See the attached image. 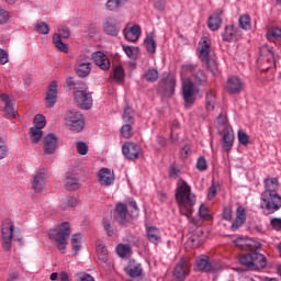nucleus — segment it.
<instances>
[{
    "mask_svg": "<svg viewBox=\"0 0 281 281\" xmlns=\"http://www.w3.org/2000/svg\"><path fill=\"white\" fill-rule=\"evenodd\" d=\"M176 201L178 202L180 214L187 216L189 223L194 227H201V220L192 217L194 205H196V195L192 193V188L189 187L188 182H178Z\"/></svg>",
    "mask_w": 281,
    "mask_h": 281,
    "instance_id": "1",
    "label": "nucleus"
},
{
    "mask_svg": "<svg viewBox=\"0 0 281 281\" xmlns=\"http://www.w3.org/2000/svg\"><path fill=\"white\" fill-rule=\"evenodd\" d=\"M263 183L265 191L261 193L260 207L263 210V214L269 216V214H276L281 207V196L278 194L280 182L278 178H267Z\"/></svg>",
    "mask_w": 281,
    "mask_h": 281,
    "instance_id": "2",
    "label": "nucleus"
},
{
    "mask_svg": "<svg viewBox=\"0 0 281 281\" xmlns=\"http://www.w3.org/2000/svg\"><path fill=\"white\" fill-rule=\"evenodd\" d=\"M70 236L71 225L69 224V222H64L59 224L56 228H52L48 232V238L55 241L58 251H61V254H65V249H67Z\"/></svg>",
    "mask_w": 281,
    "mask_h": 281,
    "instance_id": "3",
    "label": "nucleus"
},
{
    "mask_svg": "<svg viewBox=\"0 0 281 281\" xmlns=\"http://www.w3.org/2000/svg\"><path fill=\"white\" fill-rule=\"evenodd\" d=\"M239 263L250 271L267 269V257L258 251L239 255Z\"/></svg>",
    "mask_w": 281,
    "mask_h": 281,
    "instance_id": "4",
    "label": "nucleus"
},
{
    "mask_svg": "<svg viewBox=\"0 0 281 281\" xmlns=\"http://www.w3.org/2000/svg\"><path fill=\"white\" fill-rule=\"evenodd\" d=\"M65 125L69 131H74L75 133H80L82 128H85V116L82 113L76 110H70L65 115Z\"/></svg>",
    "mask_w": 281,
    "mask_h": 281,
    "instance_id": "5",
    "label": "nucleus"
},
{
    "mask_svg": "<svg viewBox=\"0 0 281 281\" xmlns=\"http://www.w3.org/2000/svg\"><path fill=\"white\" fill-rule=\"evenodd\" d=\"M12 238L13 240L21 241V235H14V225L12 224V221L7 220L2 223V247L5 251L12 249Z\"/></svg>",
    "mask_w": 281,
    "mask_h": 281,
    "instance_id": "6",
    "label": "nucleus"
},
{
    "mask_svg": "<svg viewBox=\"0 0 281 281\" xmlns=\"http://www.w3.org/2000/svg\"><path fill=\"white\" fill-rule=\"evenodd\" d=\"M182 95L184 100V108L190 109L196 102V87L190 79L182 81Z\"/></svg>",
    "mask_w": 281,
    "mask_h": 281,
    "instance_id": "7",
    "label": "nucleus"
},
{
    "mask_svg": "<svg viewBox=\"0 0 281 281\" xmlns=\"http://www.w3.org/2000/svg\"><path fill=\"white\" fill-rule=\"evenodd\" d=\"M190 258L182 257L173 269V277L178 281H186V278L190 276Z\"/></svg>",
    "mask_w": 281,
    "mask_h": 281,
    "instance_id": "8",
    "label": "nucleus"
},
{
    "mask_svg": "<svg viewBox=\"0 0 281 281\" xmlns=\"http://www.w3.org/2000/svg\"><path fill=\"white\" fill-rule=\"evenodd\" d=\"M75 71L80 78H87L91 74V59L87 55H80L75 64Z\"/></svg>",
    "mask_w": 281,
    "mask_h": 281,
    "instance_id": "9",
    "label": "nucleus"
},
{
    "mask_svg": "<svg viewBox=\"0 0 281 281\" xmlns=\"http://www.w3.org/2000/svg\"><path fill=\"white\" fill-rule=\"evenodd\" d=\"M31 183L32 190H34V192H43L47 183V169L41 167L38 170H36L33 175Z\"/></svg>",
    "mask_w": 281,
    "mask_h": 281,
    "instance_id": "10",
    "label": "nucleus"
},
{
    "mask_svg": "<svg viewBox=\"0 0 281 281\" xmlns=\"http://www.w3.org/2000/svg\"><path fill=\"white\" fill-rule=\"evenodd\" d=\"M122 153L124 157H126L131 161H135L136 159H139V157H143L144 155L142 146L131 142H127L123 145Z\"/></svg>",
    "mask_w": 281,
    "mask_h": 281,
    "instance_id": "11",
    "label": "nucleus"
},
{
    "mask_svg": "<svg viewBox=\"0 0 281 281\" xmlns=\"http://www.w3.org/2000/svg\"><path fill=\"white\" fill-rule=\"evenodd\" d=\"M222 38L226 43H237L243 38V31L238 26L227 25L222 32Z\"/></svg>",
    "mask_w": 281,
    "mask_h": 281,
    "instance_id": "12",
    "label": "nucleus"
},
{
    "mask_svg": "<svg viewBox=\"0 0 281 281\" xmlns=\"http://www.w3.org/2000/svg\"><path fill=\"white\" fill-rule=\"evenodd\" d=\"M75 101L77 102L78 106L83 110H89L93 106V98L91 94L87 92V90H76L74 93Z\"/></svg>",
    "mask_w": 281,
    "mask_h": 281,
    "instance_id": "13",
    "label": "nucleus"
},
{
    "mask_svg": "<svg viewBox=\"0 0 281 281\" xmlns=\"http://www.w3.org/2000/svg\"><path fill=\"white\" fill-rule=\"evenodd\" d=\"M218 267L214 262H210V257L202 255L195 261V271H204V273H214Z\"/></svg>",
    "mask_w": 281,
    "mask_h": 281,
    "instance_id": "14",
    "label": "nucleus"
},
{
    "mask_svg": "<svg viewBox=\"0 0 281 281\" xmlns=\"http://www.w3.org/2000/svg\"><path fill=\"white\" fill-rule=\"evenodd\" d=\"M43 146L45 155H54L58 148V137L54 133H49L43 137Z\"/></svg>",
    "mask_w": 281,
    "mask_h": 281,
    "instance_id": "15",
    "label": "nucleus"
},
{
    "mask_svg": "<svg viewBox=\"0 0 281 281\" xmlns=\"http://www.w3.org/2000/svg\"><path fill=\"white\" fill-rule=\"evenodd\" d=\"M58 100V82L56 80L52 81L48 86V91L45 98V106L52 109L56 101Z\"/></svg>",
    "mask_w": 281,
    "mask_h": 281,
    "instance_id": "16",
    "label": "nucleus"
},
{
    "mask_svg": "<svg viewBox=\"0 0 281 281\" xmlns=\"http://www.w3.org/2000/svg\"><path fill=\"white\" fill-rule=\"evenodd\" d=\"M114 217L120 225H126L128 223V207L126 204L119 203L114 210Z\"/></svg>",
    "mask_w": 281,
    "mask_h": 281,
    "instance_id": "17",
    "label": "nucleus"
},
{
    "mask_svg": "<svg viewBox=\"0 0 281 281\" xmlns=\"http://www.w3.org/2000/svg\"><path fill=\"white\" fill-rule=\"evenodd\" d=\"M92 60L103 71H108V69H111V60H109V57L102 52L93 53Z\"/></svg>",
    "mask_w": 281,
    "mask_h": 281,
    "instance_id": "18",
    "label": "nucleus"
},
{
    "mask_svg": "<svg viewBox=\"0 0 281 281\" xmlns=\"http://www.w3.org/2000/svg\"><path fill=\"white\" fill-rule=\"evenodd\" d=\"M98 179L101 186L109 187L113 186L115 181V175H113L109 168H102L98 173Z\"/></svg>",
    "mask_w": 281,
    "mask_h": 281,
    "instance_id": "19",
    "label": "nucleus"
},
{
    "mask_svg": "<svg viewBox=\"0 0 281 281\" xmlns=\"http://www.w3.org/2000/svg\"><path fill=\"white\" fill-rule=\"evenodd\" d=\"M259 63H269L271 65H276V60L273 59V50L267 44L262 45L259 48Z\"/></svg>",
    "mask_w": 281,
    "mask_h": 281,
    "instance_id": "20",
    "label": "nucleus"
},
{
    "mask_svg": "<svg viewBox=\"0 0 281 281\" xmlns=\"http://www.w3.org/2000/svg\"><path fill=\"white\" fill-rule=\"evenodd\" d=\"M123 33L126 41L130 43H136V41L139 40V36H142V27L137 24H134L132 27L125 29Z\"/></svg>",
    "mask_w": 281,
    "mask_h": 281,
    "instance_id": "21",
    "label": "nucleus"
},
{
    "mask_svg": "<svg viewBox=\"0 0 281 281\" xmlns=\"http://www.w3.org/2000/svg\"><path fill=\"white\" fill-rule=\"evenodd\" d=\"M200 49V58L202 63H207V59H210V52H211V45L210 38L203 37L202 41L199 44Z\"/></svg>",
    "mask_w": 281,
    "mask_h": 281,
    "instance_id": "22",
    "label": "nucleus"
},
{
    "mask_svg": "<svg viewBox=\"0 0 281 281\" xmlns=\"http://www.w3.org/2000/svg\"><path fill=\"white\" fill-rule=\"evenodd\" d=\"M103 32L109 36H117L120 33V27H117V21L113 18H108L103 23Z\"/></svg>",
    "mask_w": 281,
    "mask_h": 281,
    "instance_id": "23",
    "label": "nucleus"
},
{
    "mask_svg": "<svg viewBox=\"0 0 281 281\" xmlns=\"http://www.w3.org/2000/svg\"><path fill=\"white\" fill-rule=\"evenodd\" d=\"M227 91L229 93H240L243 91V81L238 77H232L227 81Z\"/></svg>",
    "mask_w": 281,
    "mask_h": 281,
    "instance_id": "24",
    "label": "nucleus"
},
{
    "mask_svg": "<svg viewBox=\"0 0 281 281\" xmlns=\"http://www.w3.org/2000/svg\"><path fill=\"white\" fill-rule=\"evenodd\" d=\"M221 16H223V12L217 10L209 18V27L212 30V32H216V30L221 27V23H223Z\"/></svg>",
    "mask_w": 281,
    "mask_h": 281,
    "instance_id": "25",
    "label": "nucleus"
},
{
    "mask_svg": "<svg viewBox=\"0 0 281 281\" xmlns=\"http://www.w3.org/2000/svg\"><path fill=\"white\" fill-rule=\"evenodd\" d=\"M245 221H247V212L245 211V207L239 206L236 211V220L232 224V229H238L241 225H245Z\"/></svg>",
    "mask_w": 281,
    "mask_h": 281,
    "instance_id": "26",
    "label": "nucleus"
},
{
    "mask_svg": "<svg viewBox=\"0 0 281 281\" xmlns=\"http://www.w3.org/2000/svg\"><path fill=\"white\" fill-rule=\"evenodd\" d=\"M0 99L4 102V113L10 115L11 117H16V112L14 111V105L12 104V100L5 93L0 94Z\"/></svg>",
    "mask_w": 281,
    "mask_h": 281,
    "instance_id": "27",
    "label": "nucleus"
},
{
    "mask_svg": "<svg viewBox=\"0 0 281 281\" xmlns=\"http://www.w3.org/2000/svg\"><path fill=\"white\" fill-rule=\"evenodd\" d=\"M233 146H234V132H231L229 130H227L226 132H224V135H223V150H225V153H229Z\"/></svg>",
    "mask_w": 281,
    "mask_h": 281,
    "instance_id": "28",
    "label": "nucleus"
},
{
    "mask_svg": "<svg viewBox=\"0 0 281 281\" xmlns=\"http://www.w3.org/2000/svg\"><path fill=\"white\" fill-rule=\"evenodd\" d=\"M147 236L148 240H150V243H154L155 245L161 241V234L159 233V228L155 226H150L147 228Z\"/></svg>",
    "mask_w": 281,
    "mask_h": 281,
    "instance_id": "29",
    "label": "nucleus"
},
{
    "mask_svg": "<svg viewBox=\"0 0 281 281\" xmlns=\"http://www.w3.org/2000/svg\"><path fill=\"white\" fill-rule=\"evenodd\" d=\"M97 256L99 260H102V262H106V260H109V250L100 240H97Z\"/></svg>",
    "mask_w": 281,
    "mask_h": 281,
    "instance_id": "30",
    "label": "nucleus"
},
{
    "mask_svg": "<svg viewBox=\"0 0 281 281\" xmlns=\"http://www.w3.org/2000/svg\"><path fill=\"white\" fill-rule=\"evenodd\" d=\"M144 43H145L146 49H147V52H149V54H155V52H157V42L155 41V33H149L146 36Z\"/></svg>",
    "mask_w": 281,
    "mask_h": 281,
    "instance_id": "31",
    "label": "nucleus"
},
{
    "mask_svg": "<svg viewBox=\"0 0 281 281\" xmlns=\"http://www.w3.org/2000/svg\"><path fill=\"white\" fill-rule=\"evenodd\" d=\"M267 38L270 43H276V41H281V29L278 26L271 27L267 32Z\"/></svg>",
    "mask_w": 281,
    "mask_h": 281,
    "instance_id": "32",
    "label": "nucleus"
},
{
    "mask_svg": "<svg viewBox=\"0 0 281 281\" xmlns=\"http://www.w3.org/2000/svg\"><path fill=\"white\" fill-rule=\"evenodd\" d=\"M143 78L147 82H157L159 80V71L155 68H149L144 72Z\"/></svg>",
    "mask_w": 281,
    "mask_h": 281,
    "instance_id": "33",
    "label": "nucleus"
},
{
    "mask_svg": "<svg viewBox=\"0 0 281 281\" xmlns=\"http://www.w3.org/2000/svg\"><path fill=\"white\" fill-rule=\"evenodd\" d=\"M196 74V66L192 64H187L182 67V79L183 80H190V76H194Z\"/></svg>",
    "mask_w": 281,
    "mask_h": 281,
    "instance_id": "34",
    "label": "nucleus"
},
{
    "mask_svg": "<svg viewBox=\"0 0 281 281\" xmlns=\"http://www.w3.org/2000/svg\"><path fill=\"white\" fill-rule=\"evenodd\" d=\"M64 184L66 190H78L80 184L78 183V179L74 176H67L64 180Z\"/></svg>",
    "mask_w": 281,
    "mask_h": 281,
    "instance_id": "35",
    "label": "nucleus"
},
{
    "mask_svg": "<svg viewBox=\"0 0 281 281\" xmlns=\"http://www.w3.org/2000/svg\"><path fill=\"white\" fill-rule=\"evenodd\" d=\"M30 137L33 144H38L43 138V130L40 127H31L30 128Z\"/></svg>",
    "mask_w": 281,
    "mask_h": 281,
    "instance_id": "36",
    "label": "nucleus"
},
{
    "mask_svg": "<svg viewBox=\"0 0 281 281\" xmlns=\"http://www.w3.org/2000/svg\"><path fill=\"white\" fill-rule=\"evenodd\" d=\"M123 122L135 124V111L131 106H125L123 112Z\"/></svg>",
    "mask_w": 281,
    "mask_h": 281,
    "instance_id": "37",
    "label": "nucleus"
},
{
    "mask_svg": "<svg viewBox=\"0 0 281 281\" xmlns=\"http://www.w3.org/2000/svg\"><path fill=\"white\" fill-rule=\"evenodd\" d=\"M53 43L59 52H63L64 54H67V52H69V46H67V44L63 43L60 35H53Z\"/></svg>",
    "mask_w": 281,
    "mask_h": 281,
    "instance_id": "38",
    "label": "nucleus"
},
{
    "mask_svg": "<svg viewBox=\"0 0 281 281\" xmlns=\"http://www.w3.org/2000/svg\"><path fill=\"white\" fill-rule=\"evenodd\" d=\"M216 104V92L210 90L206 93V109L207 111H214V105Z\"/></svg>",
    "mask_w": 281,
    "mask_h": 281,
    "instance_id": "39",
    "label": "nucleus"
},
{
    "mask_svg": "<svg viewBox=\"0 0 281 281\" xmlns=\"http://www.w3.org/2000/svg\"><path fill=\"white\" fill-rule=\"evenodd\" d=\"M121 136L124 137V139H131V137H133V123H125L121 127Z\"/></svg>",
    "mask_w": 281,
    "mask_h": 281,
    "instance_id": "40",
    "label": "nucleus"
},
{
    "mask_svg": "<svg viewBox=\"0 0 281 281\" xmlns=\"http://www.w3.org/2000/svg\"><path fill=\"white\" fill-rule=\"evenodd\" d=\"M125 271L131 278H139L142 276V265L130 266Z\"/></svg>",
    "mask_w": 281,
    "mask_h": 281,
    "instance_id": "41",
    "label": "nucleus"
},
{
    "mask_svg": "<svg viewBox=\"0 0 281 281\" xmlns=\"http://www.w3.org/2000/svg\"><path fill=\"white\" fill-rule=\"evenodd\" d=\"M70 243H71L72 251L77 254L81 247L82 236H80V234L72 235Z\"/></svg>",
    "mask_w": 281,
    "mask_h": 281,
    "instance_id": "42",
    "label": "nucleus"
},
{
    "mask_svg": "<svg viewBox=\"0 0 281 281\" xmlns=\"http://www.w3.org/2000/svg\"><path fill=\"white\" fill-rule=\"evenodd\" d=\"M116 254L121 257V258H126V256H130L131 254V246L126 245V244H120L116 247Z\"/></svg>",
    "mask_w": 281,
    "mask_h": 281,
    "instance_id": "43",
    "label": "nucleus"
},
{
    "mask_svg": "<svg viewBox=\"0 0 281 281\" xmlns=\"http://www.w3.org/2000/svg\"><path fill=\"white\" fill-rule=\"evenodd\" d=\"M206 69H210V71L213 74V76H218V64L214 59H207L206 61H203Z\"/></svg>",
    "mask_w": 281,
    "mask_h": 281,
    "instance_id": "44",
    "label": "nucleus"
},
{
    "mask_svg": "<svg viewBox=\"0 0 281 281\" xmlns=\"http://www.w3.org/2000/svg\"><path fill=\"white\" fill-rule=\"evenodd\" d=\"M122 5H124V3L121 2V0H108V2L105 3V8L111 12L120 10Z\"/></svg>",
    "mask_w": 281,
    "mask_h": 281,
    "instance_id": "45",
    "label": "nucleus"
},
{
    "mask_svg": "<svg viewBox=\"0 0 281 281\" xmlns=\"http://www.w3.org/2000/svg\"><path fill=\"white\" fill-rule=\"evenodd\" d=\"M113 78L116 82H124V68L121 65L114 67Z\"/></svg>",
    "mask_w": 281,
    "mask_h": 281,
    "instance_id": "46",
    "label": "nucleus"
},
{
    "mask_svg": "<svg viewBox=\"0 0 281 281\" xmlns=\"http://www.w3.org/2000/svg\"><path fill=\"white\" fill-rule=\"evenodd\" d=\"M199 216L203 218V221H212V213H210V209L202 204L199 209Z\"/></svg>",
    "mask_w": 281,
    "mask_h": 281,
    "instance_id": "47",
    "label": "nucleus"
},
{
    "mask_svg": "<svg viewBox=\"0 0 281 281\" xmlns=\"http://www.w3.org/2000/svg\"><path fill=\"white\" fill-rule=\"evenodd\" d=\"M239 26L241 30H251V18L247 14H244L239 18Z\"/></svg>",
    "mask_w": 281,
    "mask_h": 281,
    "instance_id": "48",
    "label": "nucleus"
},
{
    "mask_svg": "<svg viewBox=\"0 0 281 281\" xmlns=\"http://www.w3.org/2000/svg\"><path fill=\"white\" fill-rule=\"evenodd\" d=\"M34 128H45V125L47 124V121L45 120V116L43 114H37L34 117Z\"/></svg>",
    "mask_w": 281,
    "mask_h": 281,
    "instance_id": "49",
    "label": "nucleus"
},
{
    "mask_svg": "<svg viewBox=\"0 0 281 281\" xmlns=\"http://www.w3.org/2000/svg\"><path fill=\"white\" fill-rule=\"evenodd\" d=\"M103 228L105 229V232L110 238H113L114 236L117 235L115 233V229H113V227L111 226V221H109L106 218H103Z\"/></svg>",
    "mask_w": 281,
    "mask_h": 281,
    "instance_id": "50",
    "label": "nucleus"
},
{
    "mask_svg": "<svg viewBox=\"0 0 281 281\" xmlns=\"http://www.w3.org/2000/svg\"><path fill=\"white\" fill-rule=\"evenodd\" d=\"M237 138L239 144H241V146H249V135H247V133H245L244 131H238L237 133Z\"/></svg>",
    "mask_w": 281,
    "mask_h": 281,
    "instance_id": "51",
    "label": "nucleus"
},
{
    "mask_svg": "<svg viewBox=\"0 0 281 281\" xmlns=\"http://www.w3.org/2000/svg\"><path fill=\"white\" fill-rule=\"evenodd\" d=\"M176 83H177V79H175V77H168L165 80L166 90L169 91L170 93H175Z\"/></svg>",
    "mask_w": 281,
    "mask_h": 281,
    "instance_id": "52",
    "label": "nucleus"
},
{
    "mask_svg": "<svg viewBox=\"0 0 281 281\" xmlns=\"http://www.w3.org/2000/svg\"><path fill=\"white\" fill-rule=\"evenodd\" d=\"M260 241L254 238H247V251H254L255 249H260Z\"/></svg>",
    "mask_w": 281,
    "mask_h": 281,
    "instance_id": "53",
    "label": "nucleus"
},
{
    "mask_svg": "<svg viewBox=\"0 0 281 281\" xmlns=\"http://www.w3.org/2000/svg\"><path fill=\"white\" fill-rule=\"evenodd\" d=\"M35 30L38 34H49V25L45 22L37 23Z\"/></svg>",
    "mask_w": 281,
    "mask_h": 281,
    "instance_id": "54",
    "label": "nucleus"
},
{
    "mask_svg": "<svg viewBox=\"0 0 281 281\" xmlns=\"http://www.w3.org/2000/svg\"><path fill=\"white\" fill-rule=\"evenodd\" d=\"M64 203V207H76V205H78V199H76V196H67Z\"/></svg>",
    "mask_w": 281,
    "mask_h": 281,
    "instance_id": "55",
    "label": "nucleus"
},
{
    "mask_svg": "<svg viewBox=\"0 0 281 281\" xmlns=\"http://www.w3.org/2000/svg\"><path fill=\"white\" fill-rule=\"evenodd\" d=\"M235 245L236 247H238V249H241L243 251H247V238L245 237H239L235 240Z\"/></svg>",
    "mask_w": 281,
    "mask_h": 281,
    "instance_id": "56",
    "label": "nucleus"
},
{
    "mask_svg": "<svg viewBox=\"0 0 281 281\" xmlns=\"http://www.w3.org/2000/svg\"><path fill=\"white\" fill-rule=\"evenodd\" d=\"M196 168L198 170H200L201 172H203L204 170H207V160L205 159V157H200L196 161Z\"/></svg>",
    "mask_w": 281,
    "mask_h": 281,
    "instance_id": "57",
    "label": "nucleus"
},
{
    "mask_svg": "<svg viewBox=\"0 0 281 281\" xmlns=\"http://www.w3.org/2000/svg\"><path fill=\"white\" fill-rule=\"evenodd\" d=\"M77 151L79 155H87L89 153V146H87V143L79 142L77 143Z\"/></svg>",
    "mask_w": 281,
    "mask_h": 281,
    "instance_id": "58",
    "label": "nucleus"
},
{
    "mask_svg": "<svg viewBox=\"0 0 281 281\" xmlns=\"http://www.w3.org/2000/svg\"><path fill=\"white\" fill-rule=\"evenodd\" d=\"M193 78L199 82V85H202V82H205L207 80V77H205V72L202 70H199L196 74H193Z\"/></svg>",
    "mask_w": 281,
    "mask_h": 281,
    "instance_id": "59",
    "label": "nucleus"
},
{
    "mask_svg": "<svg viewBox=\"0 0 281 281\" xmlns=\"http://www.w3.org/2000/svg\"><path fill=\"white\" fill-rule=\"evenodd\" d=\"M199 238L196 236H191L189 237V239L187 240V246L191 247L192 249H196V247H199Z\"/></svg>",
    "mask_w": 281,
    "mask_h": 281,
    "instance_id": "60",
    "label": "nucleus"
},
{
    "mask_svg": "<svg viewBox=\"0 0 281 281\" xmlns=\"http://www.w3.org/2000/svg\"><path fill=\"white\" fill-rule=\"evenodd\" d=\"M10 19V14L8 11L0 9V25H3V23H8Z\"/></svg>",
    "mask_w": 281,
    "mask_h": 281,
    "instance_id": "61",
    "label": "nucleus"
},
{
    "mask_svg": "<svg viewBox=\"0 0 281 281\" xmlns=\"http://www.w3.org/2000/svg\"><path fill=\"white\" fill-rule=\"evenodd\" d=\"M8 157V146H5V142L2 140L0 143V159H5Z\"/></svg>",
    "mask_w": 281,
    "mask_h": 281,
    "instance_id": "62",
    "label": "nucleus"
},
{
    "mask_svg": "<svg viewBox=\"0 0 281 281\" xmlns=\"http://www.w3.org/2000/svg\"><path fill=\"white\" fill-rule=\"evenodd\" d=\"M270 224L277 232L281 231V218L274 217L271 220Z\"/></svg>",
    "mask_w": 281,
    "mask_h": 281,
    "instance_id": "63",
    "label": "nucleus"
},
{
    "mask_svg": "<svg viewBox=\"0 0 281 281\" xmlns=\"http://www.w3.org/2000/svg\"><path fill=\"white\" fill-rule=\"evenodd\" d=\"M217 124L220 126H224V128H226L227 127V115L220 114L218 117H217Z\"/></svg>",
    "mask_w": 281,
    "mask_h": 281,
    "instance_id": "64",
    "label": "nucleus"
}]
</instances>
